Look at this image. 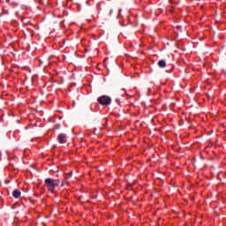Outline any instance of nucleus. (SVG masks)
<instances>
[{"label": "nucleus", "mask_w": 226, "mask_h": 226, "mask_svg": "<svg viewBox=\"0 0 226 226\" xmlns=\"http://www.w3.org/2000/svg\"><path fill=\"white\" fill-rule=\"evenodd\" d=\"M97 102H99L101 105H110L112 99L107 95H102L97 99Z\"/></svg>", "instance_id": "obj_2"}, {"label": "nucleus", "mask_w": 226, "mask_h": 226, "mask_svg": "<svg viewBox=\"0 0 226 226\" xmlns=\"http://www.w3.org/2000/svg\"><path fill=\"white\" fill-rule=\"evenodd\" d=\"M60 186L63 188V186H64V182H62Z\"/></svg>", "instance_id": "obj_6"}, {"label": "nucleus", "mask_w": 226, "mask_h": 226, "mask_svg": "<svg viewBox=\"0 0 226 226\" xmlns=\"http://www.w3.org/2000/svg\"><path fill=\"white\" fill-rule=\"evenodd\" d=\"M112 12H113V11H112V10H110V11H109V15H112Z\"/></svg>", "instance_id": "obj_7"}, {"label": "nucleus", "mask_w": 226, "mask_h": 226, "mask_svg": "<svg viewBox=\"0 0 226 226\" xmlns=\"http://www.w3.org/2000/svg\"><path fill=\"white\" fill-rule=\"evenodd\" d=\"M59 183H61L59 179H45V185L47 186L49 192H51V193H54L56 192V186H59Z\"/></svg>", "instance_id": "obj_1"}, {"label": "nucleus", "mask_w": 226, "mask_h": 226, "mask_svg": "<svg viewBox=\"0 0 226 226\" xmlns=\"http://www.w3.org/2000/svg\"><path fill=\"white\" fill-rule=\"evenodd\" d=\"M58 142L59 144H66V134L60 133L58 135Z\"/></svg>", "instance_id": "obj_3"}, {"label": "nucleus", "mask_w": 226, "mask_h": 226, "mask_svg": "<svg viewBox=\"0 0 226 226\" xmlns=\"http://www.w3.org/2000/svg\"><path fill=\"white\" fill-rule=\"evenodd\" d=\"M177 29H178V30L181 29V26H177Z\"/></svg>", "instance_id": "obj_9"}, {"label": "nucleus", "mask_w": 226, "mask_h": 226, "mask_svg": "<svg viewBox=\"0 0 226 226\" xmlns=\"http://www.w3.org/2000/svg\"><path fill=\"white\" fill-rule=\"evenodd\" d=\"M20 195H22V192H20L19 189H16L12 192V196L14 197V199L20 198Z\"/></svg>", "instance_id": "obj_4"}, {"label": "nucleus", "mask_w": 226, "mask_h": 226, "mask_svg": "<svg viewBox=\"0 0 226 226\" xmlns=\"http://www.w3.org/2000/svg\"><path fill=\"white\" fill-rule=\"evenodd\" d=\"M69 176H73V172H70V173H69Z\"/></svg>", "instance_id": "obj_8"}, {"label": "nucleus", "mask_w": 226, "mask_h": 226, "mask_svg": "<svg viewBox=\"0 0 226 226\" xmlns=\"http://www.w3.org/2000/svg\"><path fill=\"white\" fill-rule=\"evenodd\" d=\"M157 65L159 66V68H165V66H167V62H165V60H160L157 63Z\"/></svg>", "instance_id": "obj_5"}]
</instances>
